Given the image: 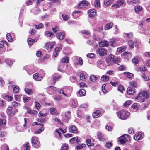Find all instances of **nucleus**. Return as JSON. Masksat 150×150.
Returning <instances> with one entry per match:
<instances>
[{"label": "nucleus", "instance_id": "b1692460", "mask_svg": "<svg viewBox=\"0 0 150 150\" xmlns=\"http://www.w3.org/2000/svg\"><path fill=\"white\" fill-rule=\"evenodd\" d=\"M139 60V58H138L137 57H136L132 59V62L134 64H136L138 63Z\"/></svg>", "mask_w": 150, "mask_h": 150}, {"label": "nucleus", "instance_id": "bf43d9fd", "mask_svg": "<svg viewBox=\"0 0 150 150\" xmlns=\"http://www.w3.org/2000/svg\"><path fill=\"white\" fill-rule=\"evenodd\" d=\"M44 130V128L43 127H41L40 128L35 130V132L36 134H39L43 131Z\"/></svg>", "mask_w": 150, "mask_h": 150}, {"label": "nucleus", "instance_id": "0e129e2a", "mask_svg": "<svg viewBox=\"0 0 150 150\" xmlns=\"http://www.w3.org/2000/svg\"><path fill=\"white\" fill-rule=\"evenodd\" d=\"M43 26V25L42 23H40L39 25H35V28L37 29H39L41 28Z\"/></svg>", "mask_w": 150, "mask_h": 150}, {"label": "nucleus", "instance_id": "9b49d317", "mask_svg": "<svg viewBox=\"0 0 150 150\" xmlns=\"http://www.w3.org/2000/svg\"><path fill=\"white\" fill-rule=\"evenodd\" d=\"M99 44L100 47H108L109 46L108 42L107 41L103 40L99 42Z\"/></svg>", "mask_w": 150, "mask_h": 150}, {"label": "nucleus", "instance_id": "7c9ffc66", "mask_svg": "<svg viewBox=\"0 0 150 150\" xmlns=\"http://www.w3.org/2000/svg\"><path fill=\"white\" fill-rule=\"evenodd\" d=\"M79 77H80V79L83 81L85 80L86 77V76L85 74L83 73L80 74Z\"/></svg>", "mask_w": 150, "mask_h": 150}, {"label": "nucleus", "instance_id": "6e6552de", "mask_svg": "<svg viewBox=\"0 0 150 150\" xmlns=\"http://www.w3.org/2000/svg\"><path fill=\"white\" fill-rule=\"evenodd\" d=\"M74 62L75 65L79 64L81 66L83 64V60L81 57L78 58L76 57H74Z\"/></svg>", "mask_w": 150, "mask_h": 150}, {"label": "nucleus", "instance_id": "412c9836", "mask_svg": "<svg viewBox=\"0 0 150 150\" xmlns=\"http://www.w3.org/2000/svg\"><path fill=\"white\" fill-rule=\"evenodd\" d=\"M97 137L100 141H104L105 140L104 136L101 133L99 132L97 135Z\"/></svg>", "mask_w": 150, "mask_h": 150}, {"label": "nucleus", "instance_id": "49530a36", "mask_svg": "<svg viewBox=\"0 0 150 150\" xmlns=\"http://www.w3.org/2000/svg\"><path fill=\"white\" fill-rule=\"evenodd\" d=\"M70 112L69 111L67 112L64 116V117L66 119H68L70 117Z\"/></svg>", "mask_w": 150, "mask_h": 150}, {"label": "nucleus", "instance_id": "5701e85b", "mask_svg": "<svg viewBox=\"0 0 150 150\" xmlns=\"http://www.w3.org/2000/svg\"><path fill=\"white\" fill-rule=\"evenodd\" d=\"M130 86L136 88L137 86V83L135 81H132L129 82Z\"/></svg>", "mask_w": 150, "mask_h": 150}, {"label": "nucleus", "instance_id": "0eeeda50", "mask_svg": "<svg viewBox=\"0 0 150 150\" xmlns=\"http://www.w3.org/2000/svg\"><path fill=\"white\" fill-rule=\"evenodd\" d=\"M96 10L94 9L89 10L88 11V13L89 18H92L96 14Z\"/></svg>", "mask_w": 150, "mask_h": 150}, {"label": "nucleus", "instance_id": "a878e982", "mask_svg": "<svg viewBox=\"0 0 150 150\" xmlns=\"http://www.w3.org/2000/svg\"><path fill=\"white\" fill-rule=\"evenodd\" d=\"M117 4L119 5L122 6H124L125 4V2L123 0H120L117 1L116 2Z\"/></svg>", "mask_w": 150, "mask_h": 150}, {"label": "nucleus", "instance_id": "f704fd0d", "mask_svg": "<svg viewBox=\"0 0 150 150\" xmlns=\"http://www.w3.org/2000/svg\"><path fill=\"white\" fill-rule=\"evenodd\" d=\"M125 47L122 46L117 48V50L118 52H122L125 51Z\"/></svg>", "mask_w": 150, "mask_h": 150}, {"label": "nucleus", "instance_id": "13d9d810", "mask_svg": "<svg viewBox=\"0 0 150 150\" xmlns=\"http://www.w3.org/2000/svg\"><path fill=\"white\" fill-rule=\"evenodd\" d=\"M118 90L121 93H122L124 90V88L121 85H119L118 88Z\"/></svg>", "mask_w": 150, "mask_h": 150}, {"label": "nucleus", "instance_id": "e2e57ef3", "mask_svg": "<svg viewBox=\"0 0 150 150\" xmlns=\"http://www.w3.org/2000/svg\"><path fill=\"white\" fill-rule=\"evenodd\" d=\"M12 105L14 107H16L18 106H19L20 104L19 103L13 101L12 103Z\"/></svg>", "mask_w": 150, "mask_h": 150}, {"label": "nucleus", "instance_id": "473e14b6", "mask_svg": "<svg viewBox=\"0 0 150 150\" xmlns=\"http://www.w3.org/2000/svg\"><path fill=\"white\" fill-rule=\"evenodd\" d=\"M141 134L139 132L137 133L134 137V139L136 140H139L140 139Z\"/></svg>", "mask_w": 150, "mask_h": 150}, {"label": "nucleus", "instance_id": "393cba45", "mask_svg": "<svg viewBox=\"0 0 150 150\" xmlns=\"http://www.w3.org/2000/svg\"><path fill=\"white\" fill-rule=\"evenodd\" d=\"M94 5L96 8L100 7V0H95L94 2Z\"/></svg>", "mask_w": 150, "mask_h": 150}, {"label": "nucleus", "instance_id": "6e6d98bb", "mask_svg": "<svg viewBox=\"0 0 150 150\" xmlns=\"http://www.w3.org/2000/svg\"><path fill=\"white\" fill-rule=\"evenodd\" d=\"M142 76L144 81H147L149 79V78L147 76L144 74H142Z\"/></svg>", "mask_w": 150, "mask_h": 150}, {"label": "nucleus", "instance_id": "a19ab883", "mask_svg": "<svg viewBox=\"0 0 150 150\" xmlns=\"http://www.w3.org/2000/svg\"><path fill=\"white\" fill-rule=\"evenodd\" d=\"M1 150H9L8 146L6 144L3 145L1 147Z\"/></svg>", "mask_w": 150, "mask_h": 150}, {"label": "nucleus", "instance_id": "f257e3e1", "mask_svg": "<svg viewBox=\"0 0 150 150\" xmlns=\"http://www.w3.org/2000/svg\"><path fill=\"white\" fill-rule=\"evenodd\" d=\"M116 114L119 118L124 120L127 119L129 115V113L125 110L119 111Z\"/></svg>", "mask_w": 150, "mask_h": 150}, {"label": "nucleus", "instance_id": "c03bdc74", "mask_svg": "<svg viewBox=\"0 0 150 150\" xmlns=\"http://www.w3.org/2000/svg\"><path fill=\"white\" fill-rule=\"evenodd\" d=\"M97 79V77L94 75H92L90 77V80L92 81H95Z\"/></svg>", "mask_w": 150, "mask_h": 150}, {"label": "nucleus", "instance_id": "20e7f679", "mask_svg": "<svg viewBox=\"0 0 150 150\" xmlns=\"http://www.w3.org/2000/svg\"><path fill=\"white\" fill-rule=\"evenodd\" d=\"M149 93L148 91H144L141 92V102H144L149 96Z\"/></svg>", "mask_w": 150, "mask_h": 150}, {"label": "nucleus", "instance_id": "aec40b11", "mask_svg": "<svg viewBox=\"0 0 150 150\" xmlns=\"http://www.w3.org/2000/svg\"><path fill=\"white\" fill-rule=\"evenodd\" d=\"M74 141H76L78 144H79V143L80 142V140H78V137L72 138L70 140V141L72 143H74Z\"/></svg>", "mask_w": 150, "mask_h": 150}, {"label": "nucleus", "instance_id": "3c124183", "mask_svg": "<svg viewBox=\"0 0 150 150\" xmlns=\"http://www.w3.org/2000/svg\"><path fill=\"white\" fill-rule=\"evenodd\" d=\"M132 108L134 109L137 110L139 107V105L137 103H134L132 106Z\"/></svg>", "mask_w": 150, "mask_h": 150}, {"label": "nucleus", "instance_id": "f8f14e48", "mask_svg": "<svg viewBox=\"0 0 150 150\" xmlns=\"http://www.w3.org/2000/svg\"><path fill=\"white\" fill-rule=\"evenodd\" d=\"M65 33L63 32L58 33L56 35L57 37L60 40L63 39L65 37Z\"/></svg>", "mask_w": 150, "mask_h": 150}, {"label": "nucleus", "instance_id": "7ed1b4c3", "mask_svg": "<svg viewBox=\"0 0 150 150\" xmlns=\"http://www.w3.org/2000/svg\"><path fill=\"white\" fill-rule=\"evenodd\" d=\"M96 52L101 57H103L107 54V50L104 48L102 47L97 49Z\"/></svg>", "mask_w": 150, "mask_h": 150}, {"label": "nucleus", "instance_id": "a18cd8bd", "mask_svg": "<svg viewBox=\"0 0 150 150\" xmlns=\"http://www.w3.org/2000/svg\"><path fill=\"white\" fill-rule=\"evenodd\" d=\"M4 99L8 101H10L12 100L13 98L10 96L6 95L5 96Z\"/></svg>", "mask_w": 150, "mask_h": 150}, {"label": "nucleus", "instance_id": "4468645a", "mask_svg": "<svg viewBox=\"0 0 150 150\" xmlns=\"http://www.w3.org/2000/svg\"><path fill=\"white\" fill-rule=\"evenodd\" d=\"M62 45H60L58 47H57L54 51L53 55L54 57L57 56L58 54V52L62 49Z\"/></svg>", "mask_w": 150, "mask_h": 150}, {"label": "nucleus", "instance_id": "dca6fc26", "mask_svg": "<svg viewBox=\"0 0 150 150\" xmlns=\"http://www.w3.org/2000/svg\"><path fill=\"white\" fill-rule=\"evenodd\" d=\"M86 94L85 90L83 89H80L78 92V96H84Z\"/></svg>", "mask_w": 150, "mask_h": 150}, {"label": "nucleus", "instance_id": "39448f33", "mask_svg": "<svg viewBox=\"0 0 150 150\" xmlns=\"http://www.w3.org/2000/svg\"><path fill=\"white\" fill-rule=\"evenodd\" d=\"M130 139L129 136L127 134H125L120 137L119 138V141L121 144H124L127 141H128Z\"/></svg>", "mask_w": 150, "mask_h": 150}, {"label": "nucleus", "instance_id": "ea45409f", "mask_svg": "<svg viewBox=\"0 0 150 150\" xmlns=\"http://www.w3.org/2000/svg\"><path fill=\"white\" fill-rule=\"evenodd\" d=\"M60 78V76H54L53 77V82L52 83V84L54 85L55 84L56 81L57 80Z\"/></svg>", "mask_w": 150, "mask_h": 150}, {"label": "nucleus", "instance_id": "a211bd4d", "mask_svg": "<svg viewBox=\"0 0 150 150\" xmlns=\"http://www.w3.org/2000/svg\"><path fill=\"white\" fill-rule=\"evenodd\" d=\"M18 112V110L15 109L11 112H7V113L10 117H11L14 115Z\"/></svg>", "mask_w": 150, "mask_h": 150}, {"label": "nucleus", "instance_id": "f03ea898", "mask_svg": "<svg viewBox=\"0 0 150 150\" xmlns=\"http://www.w3.org/2000/svg\"><path fill=\"white\" fill-rule=\"evenodd\" d=\"M38 138L36 137H33L31 139L32 146L35 148L40 146V144L38 140Z\"/></svg>", "mask_w": 150, "mask_h": 150}, {"label": "nucleus", "instance_id": "603ef678", "mask_svg": "<svg viewBox=\"0 0 150 150\" xmlns=\"http://www.w3.org/2000/svg\"><path fill=\"white\" fill-rule=\"evenodd\" d=\"M50 113L52 115L55 114L57 111L56 109L54 108H51L50 109Z\"/></svg>", "mask_w": 150, "mask_h": 150}, {"label": "nucleus", "instance_id": "79ce46f5", "mask_svg": "<svg viewBox=\"0 0 150 150\" xmlns=\"http://www.w3.org/2000/svg\"><path fill=\"white\" fill-rule=\"evenodd\" d=\"M121 59L120 58H115L113 59V62L117 64L118 65H119V63L120 62Z\"/></svg>", "mask_w": 150, "mask_h": 150}, {"label": "nucleus", "instance_id": "4d7b16f0", "mask_svg": "<svg viewBox=\"0 0 150 150\" xmlns=\"http://www.w3.org/2000/svg\"><path fill=\"white\" fill-rule=\"evenodd\" d=\"M19 91V88L17 86H16L13 88V91L15 93H17Z\"/></svg>", "mask_w": 150, "mask_h": 150}, {"label": "nucleus", "instance_id": "5fc2aeb1", "mask_svg": "<svg viewBox=\"0 0 150 150\" xmlns=\"http://www.w3.org/2000/svg\"><path fill=\"white\" fill-rule=\"evenodd\" d=\"M47 113H43L41 111L38 114V116L41 117H45L47 116Z\"/></svg>", "mask_w": 150, "mask_h": 150}, {"label": "nucleus", "instance_id": "f3484780", "mask_svg": "<svg viewBox=\"0 0 150 150\" xmlns=\"http://www.w3.org/2000/svg\"><path fill=\"white\" fill-rule=\"evenodd\" d=\"M100 111L97 110L93 113L92 116L94 118H97L100 116Z\"/></svg>", "mask_w": 150, "mask_h": 150}, {"label": "nucleus", "instance_id": "774afa93", "mask_svg": "<svg viewBox=\"0 0 150 150\" xmlns=\"http://www.w3.org/2000/svg\"><path fill=\"white\" fill-rule=\"evenodd\" d=\"M23 101L25 102H27L31 99V98L29 97H23Z\"/></svg>", "mask_w": 150, "mask_h": 150}, {"label": "nucleus", "instance_id": "c756f323", "mask_svg": "<svg viewBox=\"0 0 150 150\" xmlns=\"http://www.w3.org/2000/svg\"><path fill=\"white\" fill-rule=\"evenodd\" d=\"M27 112L29 114H35L37 112L36 111L34 110H31L29 109L28 108H26Z\"/></svg>", "mask_w": 150, "mask_h": 150}, {"label": "nucleus", "instance_id": "052dcab7", "mask_svg": "<svg viewBox=\"0 0 150 150\" xmlns=\"http://www.w3.org/2000/svg\"><path fill=\"white\" fill-rule=\"evenodd\" d=\"M128 132L129 133L132 134L134 132V130L133 128L132 127L129 128L128 129Z\"/></svg>", "mask_w": 150, "mask_h": 150}, {"label": "nucleus", "instance_id": "4be33fe9", "mask_svg": "<svg viewBox=\"0 0 150 150\" xmlns=\"http://www.w3.org/2000/svg\"><path fill=\"white\" fill-rule=\"evenodd\" d=\"M113 24L112 23H110L107 24L105 26V29L106 30H108L111 28L113 26Z\"/></svg>", "mask_w": 150, "mask_h": 150}, {"label": "nucleus", "instance_id": "2f4dec72", "mask_svg": "<svg viewBox=\"0 0 150 150\" xmlns=\"http://www.w3.org/2000/svg\"><path fill=\"white\" fill-rule=\"evenodd\" d=\"M112 0H105L104 2L105 5L106 6H109L112 3Z\"/></svg>", "mask_w": 150, "mask_h": 150}, {"label": "nucleus", "instance_id": "cd10ccee", "mask_svg": "<svg viewBox=\"0 0 150 150\" xmlns=\"http://www.w3.org/2000/svg\"><path fill=\"white\" fill-rule=\"evenodd\" d=\"M6 125V122L5 119L0 118V127L5 125Z\"/></svg>", "mask_w": 150, "mask_h": 150}, {"label": "nucleus", "instance_id": "09e8293b", "mask_svg": "<svg viewBox=\"0 0 150 150\" xmlns=\"http://www.w3.org/2000/svg\"><path fill=\"white\" fill-rule=\"evenodd\" d=\"M68 146L67 144H63L61 147V150H66L68 149Z\"/></svg>", "mask_w": 150, "mask_h": 150}, {"label": "nucleus", "instance_id": "2eb2a0df", "mask_svg": "<svg viewBox=\"0 0 150 150\" xmlns=\"http://www.w3.org/2000/svg\"><path fill=\"white\" fill-rule=\"evenodd\" d=\"M103 62L101 60H98L97 63V64L98 66L101 69H103L105 68V67L103 65Z\"/></svg>", "mask_w": 150, "mask_h": 150}, {"label": "nucleus", "instance_id": "6ab92c4d", "mask_svg": "<svg viewBox=\"0 0 150 150\" xmlns=\"http://www.w3.org/2000/svg\"><path fill=\"white\" fill-rule=\"evenodd\" d=\"M122 56L125 58H129L131 57V54L129 52H125L123 54Z\"/></svg>", "mask_w": 150, "mask_h": 150}, {"label": "nucleus", "instance_id": "9d476101", "mask_svg": "<svg viewBox=\"0 0 150 150\" xmlns=\"http://www.w3.org/2000/svg\"><path fill=\"white\" fill-rule=\"evenodd\" d=\"M127 93L130 95H133L135 93V89L132 87L129 86L127 89Z\"/></svg>", "mask_w": 150, "mask_h": 150}, {"label": "nucleus", "instance_id": "ddd939ff", "mask_svg": "<svg viewBox=\"0 0 150 150\" xmlns=\"http://www.w3.org/2000/svg\"><path fill=\"white\" fill-rule=\"evenodd\" d=\"M45 74H43L42 75V76L40 77L39 76L38 73H36L33 75V76L34 79L36 81H40L42 79L43 76H44Z\"/></svg>", "mask_w": 150, "mask_h": 150}, {"label": "nucleus", "instance_id": "1a4fd4ad", "mask_svg": "<svg viewBox=\"0 0 150 150\" xmlns=\"http://www.w3.org/2000/svg\"><path fill=\"white\" fill-rule=\"evenodd\" d=\"M69 132L74 133H76L78 132L76 127L74 125H71L69 127Z\"/></svg>", "mask_w": 150, "mask_h": 150}, {"label": "nucleus", "instance_id": "72a5a7b5", "mask_svg": "<svg viewBox=\"0 0 150 150\" xmlns=\"http://www.w3.org/2000/svg\"><path fill=\"white\" fill-rule=\"evenodd\" d=\"M25 91L26 93L28 95H30L33 93V91L31 89L26 88L25 89Z\"/></svg>", "mask_w": 150, "mask_h": 150}, {"label": "nucleus", "instance_id": "bb28decb", "mask_svg": "<svg viewBox=\"0 0 150 150\" xmlns=\"http://www.w3.org/2000/svg\"><path fill=\"white\" fill-rule=\"evenodd\" d=\"M124 74L126 75L129 78H132L133 76V74L129 72H125L124 73Z\"/></svg>", "mask_w": 150, "mask_h": 150}, {"label": "nucleus", "instance_id": "e433bc0d", "mask_svg": "<svg viewBox=\"0 0 150 150\" xmlns=\"http://www.w3.org/2000/svg\"><path fill=\"white\" fill-rule=\"evenodd\" d=\"M6 38L8 40L9 42L12 41L13 40V39L11 37V36L10 33H8L7 34Z\"/></svg>", "mask_w": 150, "mask_h": 150}, {"label": "nucleus", "instance_id": "423d86ee", "mask_svg": "<svg viewBox=\"0 0 150 150\" xmlns=\"http://www.w3.org/2000/svg\"><path fill=\"white\" fill-rule=\"evenodd\" d=\"M114 56L112 54L109 55L106 59V63L108 66H110L113 63Z\"/></svg>", "mask_w": 150, "mask_h": 150}, {"label": "nucleus", "instance_id": "69168bd1", "mask_svg": "<svg viewBox=\"0 0 150 150\" xmlns=\"http://www.w3.org/2000/svg\"><path fill=\"white\" fill-rule=\"evenodd\" d=\"M28 43L29 45H32L33 43V39L31 38H29L28 39Z\"/></svg>", "mask_w": 150, "mask_h": 150}, {"label": "nucleus", "instance_id": "338daca9", "mask_svg": "<svg viewBox=\"0 0 150 150\" xmlns=\"http://www.w3.org/2000/svg\"><path fill=\"white\" fill-rule=\"evenodd\" d=\"M35 108L36 109L39 110L40 108V105L38 102H35Z\"/></svg>", "mask_w": 150, "mask_h": 150}, {"label": "nucleus", "instance_id": "58836bf2", "mask_svg": "<svg viewBox=\"0 0 150 150\" xmlns=\"http://www.w3.org/2000/svg\"><path fill=\"white\" fill-rule=\"evenodd\" d=\"M109 79V77L107 76L103 75L101 77L102 80L104 81H108Z\"/></svg>", "mask_w": 150, "mask_h": 150}, {"label": "nucleus", "instance_id": "680f3d73", "mask_svg": "<svg viewBox=\"0 0 150 150\" xmlns=\"http://www.w3.org/2000/svg\"><path fill=\"white\" fill-rule=\"evenodd\" d=\"M69 60L68 57H65L62 60V62L63 63H68L69 62Z\"/></svg>", "mask_w": 150, "mask_h": 150}, {"label": "nucleus", "instance_id": "c85d7f7f", "mask_svg": "<svg viewBox=\"0 0 150 150\" xmlns=\"http://www.w3.org/2000/svg\"><path fill=\"white\" fill-rule=\"evenodd\" d=\"M45 36L47 37H52L54 35L53 33L52 32L49 31H46L45 33Z\"/></svg>", "mask_w": 150, "mask_h": 150}, {"label": "nucleus", "instance_id": "864d4df0", "mask_svg": "<svg viewBox=\"0 0 150 150\" xmlns=\"http://www.w3.org/2000/svg\"><path fill=\"white\" fill-rule=\"evenodd\" d=\"M132 103V101L130 100H127L125 103L124 105L125 107H128Z\"/></svg>", "mask_w": 150, "mask_h": 150}, {"label": "nucleus", "instance_id": "de8ad7c7", "mask_svg": "<svg viewBox=\"0 0 150 150\" xmlns=\"http://www.w3.org/2000/svg\"><path fill=\"white\" fill-rule=\"evenodd\" d=\"M86 146V145L84 144H82L81 145L77 146L75 148L76 150H78L79 149H81Z\"/></svg>", "mask_w": 150, "mask_h": 150}, {"label": "nucleus", "instance_id": "4c0bfd02", "mask_svg": "<svg viewBox=\"0 0 150 150\" xmlns=\"http://www.w3.org/2000/svg\"><path fill=\"white\" fill-rule=\"evenodd\" d=\"M29 145V144L28 142H26L25 144H24V147L25 150H28L30 149V146Z\"/></svg>", "mask_w": 150, "mask_h": 150}, {"label": "nucleus", "instance_id": "8fccbe9b", "mask_svg": "<svg viewBox=\"0 0 150 150\" xmlns=\"http://www.w3.org/2000/svg\"><path fill=\"white\" fill-rule=\"evenodd\" d=\"M136 12L137 13H139L141 11V8L139 6H137L134 8Z\"/></svg>", "mask_w": 150, "mask_h": 150}, {"label": "nucleus", "instance_id": "37998d69", "mask_svg": "<svg viewBox=\"0 0 150 150\" xmlns=\"http://www.w3.org/2000/svg\"><path fill=\"white\" fill-rule=\"evenodd\" d=\"M40 12L39 9L38 8H35V9L32 10L33 13L34 14H37Z\"/></svg>", "mask_w": 150, "mask_h": 150}, {"label": "nucleus", "instance_id": "c9c22d12", "mask_svg": "<svg viewBox=\"0 0 150 150\" xmlns=\"http://www.w3.org/2000/svg\"><path fill=\"white\" fill-rule=\"evenodd\" d=\"M86 142L87 145L88 146H93L94 145L93 143H91V141L90 139H87Z\"/></svg>", "mask_w": 150, "mask_h": 150}]
</instances>
